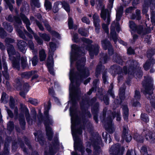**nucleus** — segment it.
<instances>
[{
    "label": "nucleus",
    "mask_w": 155,
    "mask_h": 155,
    "mask_svg": "<svg viewBox=\"0 0 155 155\" xmlns=\"http://www.w3.org/2000/svg\"><path fill=\"white\" fill-rule=\"evenodd\" d=\"M76 67L77 71H75L74 69L70 70L69 79L72 83L75 81L76 86L79 87L81 83L89 76L90 72L88 68L80 63H77Z\"/></svg>",
    "instance_id": "f257e3e1"
},
{
    "label": "nucleus",
    "mask_w": 155,
    "mask_h": 155,
    "mask_svg": "<svg viewBox=\"0 0 155 155\" xmlns=\"http://www.w3.org/2000/svg\"><path fill=\"white\" fill-rule=\"evenodd\" d=\"M70 115L71 117V129L72 132V134L74 142V147L75 150H79L81 152L82 154L83 155V152H84V151L83 150L81 146V140L80 139L78 135V134H80L82 133V130L80 129H78L77 130H74L75 119L73 115V111L71 108H70Z\"/></svg>",
    "instance_id": "f03ea898"
},
{
    "label": "nucleus",
    "mask_w": 155,
    "mask_h": 155,
    "mask_svg": "<svg viewBox=\"0 0 155 155\" xmlns=\"http://www.w3.org/2000/svg\"><path fill=\"white\" fill-rule=\"evenodd\" d=\"M51 107V103L49 102L48 103V105L45 106L44 111V114L46 116L44 124L45 126L47 135L49 140L51 139L52 135V132L50 125L53 123V121L51 116L48 114V111Z\"/></svg>",
    "instance_id": "7ed1b4c3"
},
{
    "label": "nucleus",
    "mask_w": 155,
    "mask_h": 155,
    "mask_svg": "<svg viewBox=\"0 0 155 155\" xmlns=\"http://www.w3.org/2000/svg\"><path fill=\"white\" fill-rule=\"evenodd\" d=\"M143 87L144 88V90H142L143 93L145 95L148 94L151 96L153 93L154 88L153 84L152 83L151 78L147 77L145 78V79L142 82Z\"/></svg>",
    "instance_id": "20e7f679"
},
{
    "label": "nucleus",
    "mask_w": 155,
    "mask_h": 155,
    "mask_svg": "<svg viewBox=\"0 0 155 155\" xmlns=\"http://www.w3.org/2000/svg\"><path fill=\"white\" fill-rule=\"evenodd\" d=\"M115 116H116L117 117V120L120 121V120L121 118L120 115V113L118 112L117 114H113L112 117H109L108 118V121L105 125V129L110 133H113L114 130V128L113 125L112 124V122Z\"/></svg>",
    "instance_id": "39448f33"
},
{
    "label": "nucleus",
    "mask_w": 155,
    "mask_h": 155,
    "mask_svg": "<svg viewBox=\"0 0 155 155\" xmlns=\"http://www.w3.org/2000/svg\"><path fill=\"white\" fill-rule=\"evenodd\" d=\"M81 52V47L76 44L71 45V62H72L77 60V58L80 55L79 53Z\"/></svg>",
    "instance_id": "423d86ee"
},
{
    "label": "nucleus",
    "mask_w": 155,
    "mask_h": 155,
    "mask_svg": "<svg viewBox=\"0 0 155 155\" xmlns=\"http://www.w3.org/2000/svg\"><path fill=\"white\" fill-rule=\"evenodd\" d=\"M75 87H77L75 84V85L74 83L71 82L69 86V97H84L81 96V92L80 90L79 89H75Z\"/></svg>",
    "instance_id": "0eeeda50"
},
{
    "label": "nucleus",
    "mask_w": 155,
    "mask_h": 155,
    "mask_svg": "<svg viewBox=\"0 0 155 155\" xmlns=\"http://www.w3.org/2000/svg\"><path fill=\"white\" fill-rule=\"evenodd\" d=\"M42 22L43 23L47 30L50 32L51 35L57 38H60V35L59 33L54 30H52L51 27L50 25L49 22L46 19H43Z\"/></svg>",
    "instance_id": "6e6552de"
},
{
    "label": "nucleus",
    "mask_w": 155,
    "mask_h": 155,
    "mask_svg": "<svg viewBox=\"0 0 155 155\" xmlns=\"http://www.w3.org/2000/svg\"><path fill=\"white\" fill-rule=\"evenodd\" d=\"M93 23L95 27V31L96 33L98 34L100 31V20L98 16L95 14L93 15Z\"/></svg>",
    "instance_id": "1a4fd4ad"
},
{
    "label": "nucleus",
    "mask_w": 155,
    "mask_h": 155,
    "mask_svg": "<svg viewBox=\"0 0 155 155\" xmlns=\"http://www.w3.org/2000/svg\"><path fill=\"white\" fill-rule=\"evenodd\" d=\"M20 17L23 20V22L25 24L26 28L28 32L31 34L33 33L34 32L30 27L31 23L28 19L24 14H21Z\"/></svg>",
    "instance_id": "9d476101"
},
{
    "label": "nucleus",
    "mask_w": 155,
    "mask_h": 155,
    "mask_svg": "<svg viewBox=\"0 0 155 155\" xmlns=\"http://www.w3.org/2000/svg\"><path fill=\"white\" fill-rule=\"evenodd\" d=\"M20 56H18L16 58L14 56L12 57V66L14 69H16L18 70H19L20 68Z\"/></svg>",
    "instance_id": "9b49d317"
},
{
    "label": "nucleus",
    "mask_w": 155,
    "mask_h": 155,
    "mask_svg": "<svg viewBox=\"0 0 155 155\" xmlns=\"http://www.w3.org/2000/svg\"><path fill=\"white\" fill-rule=\"evenodd\" d=\"M17 45L20 51L23 53L25 52L27 48V43L22 40H20L18 41Z\"/></svg>",
    "instance_id": "f8f14e48"
},
{
    "label": "nucleus",
    "mask_w": 155,
    "mask_h": 155,
    "mask_svg": "<svg viewBox=\"0 0 155 155\" xmlns=\"http://www.w3.org/2000/svg\"><path fill=\"white\" fill-rule=\"evenodd\" d=\"M96 1L98 2L99 5V6L101 8L102 10L101 11V17L104 20H105L107 18V12L106 10L104 9L105 6L103 5L102 0H96Z\"/></svg>",
    "instance_id": "ddd939ff"
},
{
    "label": "nucleus",
    "mask_w": 155,
    "mask_h": 155,
    "mask_svg": "<svg viewBox=\"0 0 155 155\" xmlns=\"http://www.w3.org/2000/svg\"><path fill=\"white\" fill-rule=\"evenodd\" d=\"M148 58V60L147 61L143 66L144 70L146 71L149 70L151 66H153L155 63V59L154 58Z\"/></svg>",
    "instance_id": "4468645a"
},
{
    "label": "nucleus",
    "mask_w": 155,
    "mask_h": 155,
    "mask_svg": "<svg viewBox=\"0 0 155 155\" xmlns=\"http://www.w3.org/2000/svg\"><path fill=\"white\" fill-rule=\"evenodd\" d=\"M99 48V45L97 44H95L94 45H93L91 48L88 49L87 50L89 51L90 56L91 57H93L94 54L97 55L98 54Z\"/></svg>",
    "instance_id": "2eb2a0df"
},
{
    "label": "nucleus",
    "mask_w": 155,
    "mask_h": 155,
    "mask_svg": "<svg viewBox=\"0 0 155 155\" xmlns=\"http://www.w3.org/2000/svg\"><path fill=\"white\" fill-rule=\"evenodd\" d=\"M135 62L134 60H132L130 64L129 65L128 74H135L136 71L137 70V64H135Z\"/></svg>",
    "instance_id": "dca6fc26"
},
{
    "label": "nucleus",
    "mask_w": 155,
    "mask_h": 155,
    "mask_svg": "<svg viewBox=\"0 0 155 155\" xmlns=\"http://www.w3.org/2000/svg\"><path fill=\"white\" fill-rule=\"evenodd\" d=\"M116 151V155H123L124 150V147L120 148V146L119 144L115 145L113 146L111 148L110 150H113Z\"/></svg>",
    "instance_id": "f3484780"
},
{
    "label": "nucleus",
    "mask_w": 155,
    "mask_h": 155,
    "mask_svg": "<svg viewBox=\"0 0 155 155\" xmlns=\"http://www.w3.org/2000/svg\"><path fill=\"white\" fill-rule=\"evenodd\" d=\"M150 30L147 29H146L143 31V28L142 25H138L137 26L135 31L139 35H141L142 33L143 34H147L150 33Z\"/></svg>",
    "instance_id": "a211bd4d"
},
{
    "label": "nucleus",
    "mask_w": 155,
    "mask_h": 155,
    "mask_svg": "<svg viewBox=\"0 0 155 155\" xmlns=\"http://www.w3.org/2000/svg\"><path fill=\"white\" fill-rule=\"evenodd\" d=\"M127 129L124 127L122 137L123 139L125 140L127 142H129L131 140V135L127 133Z\"/></svg>",
    "instance_id": "6ab92c4d"
},
{
    "label": "nucleus",
    "mask_w": 155,
    "mask_h": 155,
    "mask_svg": "<svg viewBox=\"0 0 155 155\" xmlns=\"http://www.w3.org/2000/svg\"><path fill=\"white\" fill-rule=\"evenodd\" d=\"M105 68V66L102 65L101 64H99L97 65L95 69V77L96 78H98L99 75L101 74V71L104 70Z\"/></svg>",
    "instance_id": "aec40b11"
},
{
    "label": "nucleus",
    "mask_w": 155,
    "mask_h": 155,
    "mask_svg": "<svg viewBox=\"0 0 155 155\" xmlns=\"http://www.w3.org/2000/svg\"><path fill=\"white\" fill-rule=\"evenodd\" d=\"M113 60V61L121 65H123L124 61L122 59L121 56L117 54H116L114 55Z\"/></svg>",
    "instance_id": "412c9836"
},
{
    "label": "nucleus",
    "mask_w": 155,
    "mask_h": 155,
    "mask_svg": "<svg viewBox=\"0 0 155 155\" xmlns=\"http://www.w3.org/2000/svg\"><path fill=\"white\" fill-rule=\"evenodd\" d=\"M101 44L103 49L106 50L108 48L112 45L110 42L107 39H105L101 41Z\"/></svg>",
    "instance_id": "4be33fe9"
},
{
    "label": "nucleus",
    "mask_w": 155,
    "mask_h": 155,
    "mask_svg": "<svg viewBox=\"0 0 155 155\" xmlns=\"http://www.w3.org/2000/svg\"><path fill=\"white\" fill-rule=\"evenodd\" d=\"M135 14L132 13L131 16L130 18L131 19L140 21L141 20V12L140 10L137 9L135 11Z\"/></svg>",
    "instance_id": "5701e85b"
},
{
    "label": "nucleus",
    "mask_w": 155,
    "mask_h": 155,
    "mask_svg": "<svg viewBox=\"0 0 155 155\" xmlns=\"http://www.w3.org/2000/svg\"><path fill=\"white\" fill-rule=\"evenodd\" d=\"M110 68L114 71L115 74H120L123 72V70L121 67L116 64H114L111 66Z\"/></svg>",
    "instance_id": "b1692460"
},
{
    "label": "nucleus",
    "mask_w": 155,
    "mask_h": 155,
    "mask_svg": "<svg viewBox=\"0 0 155 155\" xmlns=\"http://www.w3.org/2000/svg\"><path fill=\"white\" fill-rule=\"evenodd\" d=\"M21 111L25 112L26 119L29 124H32V121L31 123L30 120H29L28 118L29 117L30 115L29 113L28 110L26 106L22 104H21Z\"/></svg>",
    "instance_id": "393cba45"
},
{
    "label": "nucleus",
    "mask_w": 155,
    "mask_h": 155,
    "mask_svg": "<svg viewBox=\"0 0 155 155\" xmlns=\"http://www.w3.org/2000/svg\"><path fill=\"white\" fill-rule=\"evenodd\" d=\"M35 72V71H28L24 72L21 73V76L22 78H25L28 79L32 76Z\"/></svg>",
    "instance_id": "a878e982"
},
{
    "label": "nucleus",
    "mask_w": 155,
    "mask_h": 155,
    "mask_svg": "<svg viewBox=\"0 0 155 155\" xmlns=\"http://www.w3.org/2000/svg\"><path fill=\"white\" fill-rule=\"evenodd\" d=\"M82 41L84 42L87 45L85 46V49L86 50L91 49L92 48V46L93 45L91 44L93 43V41L89 38H82Z\"/></svg>",
    "instance_id": "bb28decb"
},
{
    "label": "nucleus",
    "mask_w": 155,
    "mask_h": 155,
    "mask_svg": "<svg viewBox=\"0 0 155 155\" xmlns=\"http://www.w3.org/2000/svg\"><path fill=\"white\" fill-rule=\"evenodd\" d=\"M146 138L147 140H150L151 142H155V132L148 131L146 135Z\"/></svg>",
    "instance_id": "cd10ccee"
},
{
    "label": "nucleus",
    "mask_w": 155,
    "mask_h": 155,
    "mask_svg": "<svg viewBox=\"0 0 155 155\" xmlns=\"http://www.w3.org/2000/svg\"><path fill=\"white\" fill-rule=\"evenodd\" d=\"M110 36L114 43L117 42L118 38L117 36V33L114 28H112L110 29Z\"/></svg>",
    "instance_id": "c85d7f7f"
},
{
    "label": "nucleus",
    "mask_w": 155,
    "mask_h": 155,
    "mask_svg": "<svg viewBox=\"0 0 155 155\" xmlns=\"http://www.w3.org/2000/svg\"><path fill=\"white\" fill-rule=\"evenodd\" d=\"M2 26L9 33H11L13 30V27L11 25V23H8L6 21L3 23Z\"/></svg>",
    "instance_id": "c756f323"
},
{
    "label": "nucleus",
    "mask_w": 155,
    "mask_h": 155,
    "mask_svg": "<svg viewBox=\"0 0 155 155\" xmlns=\"http://www.w3.org/2000/svg\"><path fill=\"white\" fill-rule=\"evenodd\" d=\"M40 61L42 62L45 61L46 58L47 54L44 49H42L40 51L39 53Z\"/></svg>",
    "instance_id": "7c9ffc66"
},
{
    "label": "nucleus",
    "mask_w": 155,
    "mask_h": 155,
    "mask_svg": "<svg viewBox=\"0 0 155 155\" xmlns=\"http://www.w3.org/2000/svg\"><path fill=\"white\" fill-rule=\"evenodd\" d=\"M68 28L70 29H77V26L76 25H74L73 20L71 17H68Z\"/></svg>",
    "instance_id": "2f4dec72"
},
{
    "label": "nucleus",
    "mask_w": 155,
    "mask_h": 155,
    "mask_svg": "<svg viewBox=\"0 0 155 155\" xmlns=\"http://www.w3.org/2000/svg\"><path fill=\"white\" fill-rule=\"evenodd\" d=\"M144 3L146 5H149L150 8L151 10L155 8V0H144Z\"/></svg>",
    "instance_id": "473e14b6"
},
{
    "label": "nucleus",
    "mask_w": 155,
    "mask_h": 155,
    "mask_svg": "<svg viewBox=\"0 0 155 155\" xmlns=\"http://www.w3.org/2000/svg\"><path fill=\"white\" fill-rule=\"evenodd\" d=\"M78 32L79 34L82 36L87 37L88 36V33L87 30L86 28H79L78 30Z\"/></svg>",
    "instance_id": "72a5a7b5"
},
{
    "label": "nucleus",
    "mask_w": 155,
    "mask_h": 155,
    "mask_svg": "<svg viewBox=\"0 0 155 155\" xmlns=\"http://www.w3.org/2000/svg\"><path fill=\"white\" fill-rule=\"evenodd\" d=\"M40 132H38L37 133H34V135L35 137V140L36 141H39L40 143L42 145L44 143V140L42 137V135L39 134Z\"/></svg>",
    "instance_id": "f704fd0d"
},
{
    "label": "nucleus",
    "mask_w": 155,
    "mask_h": 155,
    "mask_svg": "<svg viewBox=\"0 0 155 155\" xmlns=\"http://www.w3.org/2000/svg\"><path fill=\"white\" fill-rule=\"evenodd\" d=\"M54 64L51 63H47L46 65L48 69V71L49 73L52 75H54L55 73L54 71Z\"/></svg>",
    "instance_id": "c9c22d12"
},
{
    "label": "nucleus",
    "mask_w": 155,
    "mask_h": 155,
    "mask_svg": "<svg viewBox=\"0 0 155 155\" xmlns=\"http://www.w3.org/2000/svg\"><path fill=\"white\" fill-rule=\"evenodd\" d=\"M61 2L62 7L68 13L70 11V7L69 5L65 1H63Z\"/></svg>",
    "instance_id": "e433bc0d"
},
{
    "label": "nucleus",
    "mask_w": 155,
    "mask_h": 155,
    "mask_svg": "<svg viewBox=\"0 0 155 155\" xmlns=\"http://www.w3.org/2000/svg\"><path fill=\"white\" fill-rule=\"evenodd\" d=\"M123 8H119L116 14V20L117 22H119L122 16Z\"/></svg>",
    "instance_id": "4c0bfd02"
},
{
    "label": "nucleus",
    "mask_w": 155,
    "mask_h": 155,
    "mask_svg": "<svg viewBox=\"0 0 155 155\" xmlns=\"http://www.w3.org/2000/svg\"><path fill=\"white\" fill-rule=\"evenodd\" d=\"M54 52L49 50L48 53V57L47 58V63H51L54 64L53 55H54Z\"/></svg>",
    "instance_id": "58836bf2"
},
{
    "label": "nucleus",
    "mask_w": 155,
    "mask_h": 155,
    "mask_svg": "<svg viewBox=\"0 0 155 155\" xmlns=\"http://www.w3.org/2000/svg\"><path fill=\"white\" fill-rule=\"evenodd\" d=\"M39 35L44 41H49L50 40L51 38L49 35L45 33H42L39 32Z\"/></svg>",
    "instance_id": "ea45409f"
},
{
    "label": "nucleus",
    "mask_w": 155,
    "mask_h": 155,
    "mask_svg": "<svg viewBox=\"0 0 155 155\" xmlns=\"http://www.w3.org/2000/svg\"><path fill=\"white\" fill-rule=\"evenodd\" d=\"M15 88L18 90H21L22 87V84L19 78H16L15 80Z\"/></svg>",
    "instance_id": "a19ab883"
},
{
    "label": "nucleus",
    "mask_w": 155,
    "mask_h": 155,
    "mask_svg": "<svg viewBox=\"0 0 155 155\" xmlns=\"http://www.w3.org/2000/svg\"><path fill=\"white\" fill-rule=\"evenodd\" d=\"M7 51L9 56L15 54V50L13 45H10V46H8Z\"/></svg>",
    "instance_id": "79ce46f5"
},
{
    "label": "nucleus",
    "mask_w": 155,
    "mask_h": 155,
    "mask_svg": "<svg viewBox=\"0 0 155 155\" xmlns=\"http://www.w3.org/2000/svg\"><path fill=\"white\" fill-rule=\"evenodd\" d=\"M123 117L125 120H127L128 115V109L127 106H125L123 108Z\"/></svg>",
    "instance_id": "37998d69"
},
{
    "label": "nucleus",
    "mask_w": 155,
    "mask_h": 155,
    "mask_svg": "<svg viewBox=\"0 0 155 155\" xmlns=\"http://www.w3.org/2000/svg\"><path fill=\"white\" fill-rule=\"evenodd\" d=\"M21 67L23 69H25L28 65L26 58L22 57L21 59Z\"/></svg>",
    "instance_id": "c03bdc74"
},
{
    "label": "nucleus",
    "mask_w": 155,
    "mask_h": 155,
    "mask_svg": "<svg viewBox=\"0 0 155 155\" xmlns=\"http://www.w3.org/2000/svg\"><path fill=\"white\" fill-rule=\"evenodd\" d=\"M32 34L33 35L37 43L40 45H42L43 43V40L34 32L32 33Z\"/></svg>",
    "instance_id": "a18cd8bd"
},
{
    "label": "nucleus",
    "mask_w": 155,
    "mask_h": 155,
    "mask_svg": "<svg viewBox=\"0 0 155 155\" xmlns=\"http://www.w3.org/2000/svg\"><path fill=\"white\" fill-rule=\"evenodd\" d=\"M44 6L47 11H49L52 9V4L48 0H45Z\"/></svg>",
    "instance_id": "49530a36"
},
{
    "label": "nucleus",
    "mask_w": 155,
    "mask_h": 155,
    "mask_svg": "<svg viewBox=\"0 0 155 155\" xmlns=\"http://www.w3.org/2000/svg\"><path fill=\"white\" fill-rule=\"evenodd\" d=\"M129 27L131 30L133 31H135L136 28L138 25H137L136 23L133 21H130Z\"/></svg>",
    "instance_id": "de8ad7c7"
},
{
    "label": "nucleus",
    "mask_w": 155,
    "mask_h": 155,
    "mask_svg": "<svg viewBox=\"0 0 155 155\" xmlns=\"http://www.w3.org/2000/svg\"><path fill=\"white\" fill-rule=\"evenodd\" d=\"M30 61H31L30 60ZM32 61V65L33 67L35 66L38 64V59L36 55H34L31 59Z\"/></svg>",
    "instance_id": "09e8293b"
},
{
    "label": "nucleus",
    "mask_w": 155,
    "mask_h": 155,
    "mask_svg": "<svg viewBox=\"0 0 155 155\" xmlns=\"http://www.w3.org/2000/svg\"><path fill=\"white\" fill-rule=\"evenodd\" d=\"M57 149H56L55 146H54L52 148L50 149L48 152L47 151H45V155H52L53 154L55 153Z\"/></svg>",
    "instance_id": "8fccbe9b"
},
{
    "label": "nucleus",
    "mask_w": 155,
    "mask_h": 155,
    "mask_svg": "<svg viewBox=\"0 0 155 155\" xmlns=\"http://www.w3.org/2000/svg\"><path fill=\"white\" fill-rule=\"evenodd\" d=\"M2 73L5 79L7 80L6 82L7 85H8L9 84V82L8 81L9 80V74L8 71H2Z\"/></svg>",
    "instance_id": "3c124183"
},
{
    "label": "nucleus",
    "mask_w": 155,
    "mask_h": 155,
    "mask_svg": "<svg viewBox=\"0 0 155 155\" xmlns=\"http://www.w3.org/2000/svg\"><path fill=\"white\" fill-rule=\"evenodd\" d=\"M155 54V50L151 48L148 50L147 52V58H153V56Z\"/></svg>",
    "instance_id": "603ef678"
},
{
    "label": "nucleus",
    "mask_w": 155,
    "mask_h": 155,
    "mask_svg": "<svg viewBox=\"0 0 155 155\" xmlns=\"http://www.w3.org/2000/svg\"><path fill=\"white\" fill-rule=\"evenodd\" d=\"M113 86L110 84V88L109 89L108 91H107V95H110L111 97H115L114 95V92L113 91Z\"/></svg>",
    "instance_id": "864d4df0"
},
{
    "label": "nucleus",
    "mask_w": 155,
    "mask_h": 155,
    "mask_svg": "<svg viewBox=\"0 0 155 155\" xmlns=\"http://www.w3.org/2000/svg\"><path fill=\"white\" fill-rule=\"evenodd\" d=\"M109 59L110 58L107 54H105L103 57H101V61L104 64L107 63Z\"/></svg>",
    "instance_id": "5fc2aeb1"
},
{
    "label": "nucleus",
    "mask_w": 155,
    "mask_h": 155,
    "mask_svg": "<svg viewBox=\"0 0 155 155\" xmlns=\"http://www.w3.org/2000/svg\"><path fill=\"white\" fill-rule=\"evenodd\" d=\"M15 41L13 39L8 37L6 38L5 39V42L6 44L8 46H10V45H12L10 44L14 43Z\"/></svg>",
    "instance_id": "6e6d98bb"
},
{
    "label": "nucleus",
    "mask_w": 155,
    "mask_h": 155,
    "mask_svg": "<svg viewBox=\"0 0 155 155\" xmlns=\"http://www.w3.org/2000/svg\"><path fill=\"white\" fill-rule=\"evenodd\" d=\"M30 86L28 82H25L23 84L22 88L23 91L26 92H27L29 90Z\"/></svg>",
    "instance_id": "4d7b16f0"
},
{
    "label": "nucleus",
    "mask_w": 155,
    "mask_h": 155,
    "mask_svg": "<svg viewBox=\"0 0 155 155\" xmlns=\"http://www.w3.org/2000/svg\"><path fill=\"white\" fill-rule=\"evenodd\" d=\"M59 4V3L58 2H56L54 3V6L53 8V12L54 13L57 12L58 10V6Z\"/></svg>",
    "instance_id": "13d9d810"
},
{
    "label": "nucleus",
    "mask_w": 155,
    "mask_h": 155,
    "mask_svg": "<svg viewBox=\"0 0 155 155\" xmlns=\"http://www.w3.org/2000/svg\"><path fill=\"white\" fill-rule=\"evenodd\" d=\"M7 35L6 32L2 27H0V37L2 38H4Z\"/></svg>",
    "instance_id": "bf43d9fd"
},
{
    "label": "nucleus",
    "mask_w": 155,
    "mask_h": 155,
    "mask_svg": "<svg viewBox=\"0 0 155 155\" xmlns=\"http://www.w3.org/2000/svg\"><path fill=\"white\" fill-rule=\"evenodd\" d=\"M149 6L150 7L149 5H146V4L144 3L142 10V13L143 14H145L147 13L148 10V8Z\"/></svg>",
    "instance_id": "052dcab7"
},
{
    "label": "nucleus",
    "mask_w": 155,
    "mask_h": 155,
    "mask_svg": "<svg viewBox=\"0 0 155 155\" xmlns=\"http://www.w3.org/2000/svg\"><path fill=\"white\" fill-rule=\"evenodd\" d=\"M18 33L20 37L25 41L28 40V38L26 37L25 35L22 30L19 29L18 31Z\"/></svg>",
    "instance_id": "680f3d73"
},
{
    "label": "nucleus",
    "mask_w": 155,
    "mask_h": 155,
    "mask_svg": "<svg viewBox=\"0 0 155 155\" xmlns=\"http://www.w3.org/2000/svg\"><path fill=\"white\" fill-rule=\"evenodd\" d=\"M28 42V45L29 48L31 50H34V44L31 40H28V41H26Z\"/></svg>",
    "instance_id": "e2e57ef3"
},
{
    "label": "nucleus",
    "mask_w": 155,
    "mask_h": 155,
    "mask_svg": "<svg viewBox=\"0 0 155 155\" xmlns=\"http://www.w3.org/2000/svg\"><path fill=\"white\" fill-rule=\"evenodd\" d=\"M134 138L138 141H139L140 142H143V137H141L137 133H136L134 135Z\"/></svg>",
    "instance_id": "0e129e2a"
},
{
    "label": "nucleus",
    "mask_w": 155,
    "mask_h": 155,
    "mask_svg": "<svg viewBox=\"0 0 155 155\" xmlns=\"http://www.w3.org/2000/svg\"><path fill=\"white\" fill-rule=\"evenodd\" d=\"M35 21L36 25L37 26L39 30L42 31H44V28L41 23L37 19H36Z\"/></svg>",
    "instance_id": "69168bd1"
},
{
    "label": "nucleus",
    "mask_w": 155,
    "mask_h": 155,
    "mask_svg": "<svg viewBox=\"0 0 155 155\" xmlns=\"http://www.w3.org/2000/svg\"><path fill=\"white\" fill-rule=\"evenodd\" d=\"M135 73L136 76L139 78H141L143 75V73L141 69H138Z\"/></svg>",
    "instance_id": "338daca9"
},
{
    "label": "nucleus",
    "mask_w": 155,
    "mask_h": 155,
    "mask_svg": "<svg viewBox=\"0 0 155 155\" xmlns=\"http://www.w3.org/2000/svg\"><path fill=\"white\" fill-rule=\"evenodd\" d=\"M140 152L141 154L143 155H151V154H148L147 153V149L145 147H142Z\"/></svg>",
    "instance_id": "774afa93"
}]
</instances>
